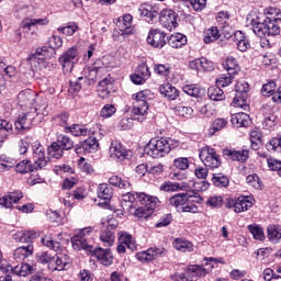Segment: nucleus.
Returning a JSON list of instances; mask_svg holds the SVG:
<instances>
[{"label":"nucleus","instance_id":"obj_23","mask_svg":"<svg viewBox=\"0 0 281 281\" xmlns=\"http://www.w3.org/2000/svg\"><path fill=\"white\" fill-rule=\"evenodd\" d=\"M93 256H95L99 262L104 267H111V265H113V254H111V249L97 248L93 250Z\"/></svg>","mask_w":281,"mask_h":281},{"label":"nucleus","instance_id":"obj_10","mask_svg":"<svg viewBox=\"0 0 281 281\" xmlns=\"http://www.w3.org/2000/svg\"><path fill=\"white\" fill-rule=\"evenodd\" d=\"M38 111L30 110L29 112L22 113L19 115L18 120L15 121V128L18 131H30L33 122L38 117V122H41V115H36Z\"/></svg>","mask_w":281,"mask_h":281},{"label":"nucleus","instance_id":"obj_43","mask_svg":"<svg viewBox=\"0 0 281 281\" xmlns=\"http://www.w3.org/2000/svg\"><path fill=\"white\" fill-rule=\"evenodd\" d=\"M36 168V164L34 162V165L32 166L30 164V160H22L21 162H19L15 166V171L20 172V175H27V172H34V170Z\"/></svg>","mask_w":281,"mask_h":281},{"label":"nucleus","instance_id":"obj_20","mask_svg":"<svg viewBox=\"0 0 281 281\" xmlns=\"http://www.w3.org/2000/svg\"><path fill=\"white\" fill-rule=\"evenodd\" d=\"M21 199H23L22 191L18 190V191L8 192L3 195V198H0V205H2V207L12 209V204L19 203Z\"/></svg>","mask_w":281,"mask_h":281},{"label":"nucleus","instance_id":"obj_51","mask_svg":"<svg viewBox=\"0 0 281 281\" xmlns=\"http://www.w3.org/2000/svg\"><path fill=\"white\" fill-rule=\"evenodd\" d=\"M234 80V75H231L227 72L226 75H220L218 78L216 79V87L221 89L225 87H229L232 85V81Z\"/></svg>","mask_w":281,"mask_h":281},{"label":"nucleus","instance_id":"obj_1","mask_svg":"<svg viewBox=\"0 0 281 281\" xmlns=\"http://www.w3.org/2000/svg\"><path fill=\"white\" fill-rule=\"evenodd\" d=\"M135 102L132 109V117L122 119L120 122L123 131L133 128V120L136 122H144L146 115H148V101L153 100V92L150 90H143L134 94Z\"/></svg>","mask_w":281,"mask_h":281},{"label":"nucleus","instance_id":"obj_16","mask_svg":"<svg viewBox=\"0 0 281 281\" xmlns=\"http://www.w3.org/2000/svg\"><path fill=\"white\" fill-rule=\"evenodd\" d=\"M147 43L151 47L161 49L166 45V33L159 29H151L147 36Z\"/></svg>","mask_w":281,"mask_h":281},{"label":"nucleus","instance_id":"obj_29","mask_svg":"<svg viewBox=\"0 0 281 281\" xmlns=\"http://www.w3.org/2000/svg\"><path fill=\"white\" fill-rule=\"evenodd\" d=\"M159 92L161 95H165V98H168V100H177V98H179V90L170 83L160 86Z\"/></svg>","mask_w":281,"mask_h":281},{"label":"nucleus","instance_id":"obj_7","mask_svg":"<svg viewBox=\"0 0 281 281\" xmlns=\"http://www.w3.org/2000/svg\"><path fill=\"white\" fill-rule=\"evenodd\" d=\"M235 98L233 100V106H237L239 109H243L244 111H247L249 109V105L247 104V93L249 91V83L247 81H239L235 86Z\"/></svg>","mask_w":281,"mask_h":281},{"label":"nucleus","instance_id":"obj_11","mask_svg":"<svg viewBox=\"0 0 281 281\" xmlns=\"http://www.w3.org/2000/svg\"><path fill=\"white\" fill-rule=\"evenodd\" d=\"M117 240V254H126V249H130V251L137 249V241L134 239L133 235L127 232H120Z\"/></svg>","mask_w":281,"mask_h":281},{"label":"nucleus","instance_id":"obj_39","mask_svg":"<svg viewBox=\"0 0 281 281\" xmlns=\"http://www.w3.org/2000/svg\"><path fill=\"white\" fill-rule=\"evenodd\" d=\"M232 124L234 126H249V114L239 112L237 114H234L231 120Z\"/></svg>","mask_w":281,"mask_h":281},{"label":"nucleus","instance_id":"obj_13","mask_svg":"<svg viewBox=\"0 0 281 281\" xmlns=\"http://www.w3.org/2000/svg\"><path fill=\"white\" fill-rule=\"evenodd\" d=\"M32 148L35 169L42 170V168H45L49 161V158H45V147H43L40 142H35L33 143Z\"/></svg>","mask_w":281,"mask_h":281},{"label":"nucleus","instance_id":"obj_44","mask_svg":"<svg viewBox=\"0 0 281 281\" xmlns=\"http://www.w3.org/2000/svg\"><path fill=\"white\" fill-rule=\"evenodd\" d=\"M10 133H12L11 123L5 120H0V143L5 142Z\"/></svg>","mask_w":281,"mask_h":281},{"label":"nucleus","instance_id":"obj_30","mask_svg":"<svg viewBox=\"0 0 281 281\" xmlns=\"http://www.w3.org/2000/svg\"><path fill=\"white\" fill-rule=\"evenodd\" d=\"M65 133H71L75 137H87L89 133V128L80 125V124H74L71 126H66L65 127Z\"/></svg>","mask_w":281,"mask_h":281},{"label":"nucleus","instance_id":"obj_22","mask_svg":"<svg viewBox=\"0 0 281 281\" xmlns=\"http://www.w3.org/2000/svg\"><path fill=\"white\" fill-rule=\"evenodd\" d=\"M138 202L140 203V205L147 207V210H151V212H155V209L161 205V201H159V198L148 195L146 193H139Z\"/></svg>","mask_w":281,"mask_h":281},{"label":"nucleus","instance_id":"obj_8","mask_svg":"<svg viewBox=\"0 0 281 281\" xmlns=\"http://www.w3.org/2000/svg\"><path fill=\"white\" fill-rule=\"evenodd\" d=\"M223 32H227L224 34V38H232V34L234 33L233 41L239 52H247L251 47L249 40H247L243 31L232 32V27L225 25L223 26Z\"/></svg>","mask_w":281,"mask_h":281},{"label":"nucleus","instance_id":"obj_14","mask_svg":"<svg viewBox=\"0 0 281 281\" xmlns=\"http://www.w3.org/2000/svg\"><path fill=\"white\" fill-rule=\"evenodd\" d=\"M110 157L113 159H119L120 161H124V159H131L133 157V151L126 150L122 143L117 140H113L110 146Z\"/></svg>","mask_w":281,"mask_h":281},{"label":"nucleus","instance_id":"obj_48","mask_svg":"<svg viewBox=\"0 0 281 281\" xmlns=\"http://www.w3.org/2000/svg\"><path fill=\"white\" fill-rule=\"evenodd\" d=\"M248 232L252 234V237L255 238V240L265 239V229H262V227H260V225L258 224L248 225Z\"/></svg>","mask_w":281,"mask_h":281},{"label":"nucleus","instance_id":"obj_28","mask_svg":"<svg viewBox=\"0 0 281 281\" xmlns=\"http://www.w3.org/2000/svg\"><path fill=\"white\" fill-rule=\"evenodd\" d=\"M168 44L173 49H181V47L188 44V37L181 33H176L169 37Z\"/></svg>","mask_w":281,"mask_h":281},{"label":"nucleus","instance_id":"obj_58","mask_svg":"<svg viewBox=\"0 0 281 281\" xmlns=\"http://www.w3.org/2000/svg\"><path fill=\"white\" fill-rule=\"evenodd\" d=\"M175 111H176L177 115H180L181 117H190V115H192V113L194 112V110H192V108L183 106V105L176 106Z\"/></svg>","mask_w":281,"mask_h":281},{"label":"nucleus","instance_id":"obj_45","mask_svg":"<svg viewBox=\"0 0 281 281\" xmlns=\"http://www.w3.org/2000/svg\"><path fill=\"white\" fill-rule=\"evenodd\" d=\"M212 183L216 188H227V186H229V178L223 173H214L212 177Z\"/></svg>","mask_w":281,"mask_h":281},{"label":"nucleus","instance_id":"obj_38","mask_svg":"<svg viewBox=\"0 0 281 281\" xmlns=\"http://www.w3.org/2000/svg\"><path fill=\"white\" fill-rule=\"evenodd\" d=\"M113 196V189L109 187L106 183H102L98 188V198L101 199L102 201H111V198Z\"/></svg>","mask_w":281,"mask_h":281},{"label":"nucleus","instance_id":"obj_61","mask_svg":"<svg viewBox=\"0 0 281 281\" xmlns=\"http://www.w3.org/2000/svg\"><path fill=\"white\" fill-rule=\"evenodd\" d=\"M116 111L117 109H115L113 104H106L101 110V117H111L115 115Z\"/></svg>","mask_w":281,"mask_h":281},{"label":"nucleus","instance_id":"obj_59","mask_svg":"<svg viewBox=\"0 0 281 281\" xmlns=\"http://www.w3.org/2000/svg\"><path fill=\"white\" fill-rule=\"evenodd\" d=\"M48 45L50 49H60L63 47V38L58 35H53L48 38Z\"/></svg>","mask_w":281,"mask_h":281},{"label":"nucleus","instance_id":"obj_62","mask_svg":"<svg viewBox=\"0 0 281 281\" xmlns=\"http://www.w3.org/2000/svg\"><path fill=\"white\" fill-rule=\"evenodd\" d=\"M173 166L178 168V170H188L190 168V162L188 158H177L173 161Z\"/></svg>","mask_w":281,"mask_h":281},{"label":"nucleus","instance_id":"obj_36","mask_svg":"<svg viewBox=\"0 0 281 281\" xmlns=\"http://www.w3.org/2000/svg\"><path fill=\"white\" fill-rule=\"evenodd\" d=\"M187 276L192 280V278H203L207 276V270L203 266L191 265L187 268Z\"/></svg>","mask_w":281,"mask_h":281},{"label":"nucleus","instance_id":"obj_17","mask_svg":"<svg viewBox=\"0 0 281 281\" xmlns=\"http://www.w3.org/2000/svg\"><path fill=\"white\" fill-rule=\"evenodd\" d=\"M86 232L89 231L85 228L71 238V245L76 251H80V249H83L85 251H93V247L87 243V237L85 236Z\"/></svg>","mask_w":281,"mask_h":281},{"label":"nucleus","instance_id":"obj_24","mask_svg":"<svg viewBox=\"0 0 281 281\" xmlns=\"http://www.w3.org/2000/svg\"><path fill=\"white\" fill-rule=\"evenodd\" d=\"M262 95H272L273 102H281V87L276 91V81H269L261 88Z\"/></svg>","mask_w":281,"mask_h":281},{"label":"nucleus","instance_id":"obj_12","mask_svg":"<svg viewBox=\"0 0 281 281\" xmlns=\"http://www.w3.org/2000/svg\"><path fill=\"white\" fill-rule=\"evenodd\" d=\"M170 205L176 207V210H181L182 212H192L196 214L199 207L196 205L188 204L186 193H179L169 199Z\"/></svg>","mask_w":281,"mask_h":281},{"label":"nucleus","instance_id":"obj_60","mask_svg":"<svg viewBox=\"0 0 281 281\" xmlns=\"http://www.w3.org/2000/svg\"><path fill=\"white\" fill-rule=\"evenodd\" d=\"M37 261L42 265H52L54 262V256L47 254V251L41 252L37 255Z\"/></svg>","mask_w":281,"mask_h":281},{"label":"nucleus","instance_id":"obj_33","mask_svg":"<svg viewBox=\"0 0 281 281\" xmlns=\"http://www.w3.org/2000/svg\"><path fill=\"white\" fill-rule=\"evenodd\" d=\"M190 187L188 186V183L182 182H165L164 184L160 186V190H162L164 192H177L178 190H189Z\"/></svg>","mask_w":281,"mask_h":281},{"label":"nucleus","instance_id":"obj_34","mask_svg":"<svg viewBox=\"0 0 281 281\" xmlns=\"http://www.w3.org/2000/svg\"><path fill=\"white\" fill-rule=\"evenodd\" d=\"M100 240L104 247H113L115 244V233L111 229L101 228Z\"/></svg>","mask_w":281,"mask_h":281},{"label":"nucleus","instance_id":"obj_31","mask_svg":"<svg viewBox=\"0 0 281 281\" xmlns=\"http://www.w3.org/2000/svg\"><path fill=\"white\" fill-rule=\"evenodd\" d=\"M36 238V233L32 231H20L13 235L15 243H32Z\"/></svg>","mask_w":281,"mask_h":281},{"label":"nucleus","instance_id":"obj_42","mask_svg":"<svg viewBox=\"0 0 281 281\" xmlns=\"http://www.w3.org/2000/svg\"><path fill=\"white\" fill-rule=\"evenodd\" d=\"M48 155L52 159H60L65 155V149L56 140L48 147Z\"/></svg>","mask_w":281,"mask_h":281},{"label":"nucleus","instance_id":"obj_54","mask_svg":"<svg viewBox=\"0 0 281 281\" xmlns=\"http://www.w3.org/2000/svg\"><path fill=\"white\" fill-rule=\"evenodd\" d=\"M79 27L76 23H70L67 26H59L57 29V32H61V34H65V36H74L76 32H78Z\"/></svg>","mask_w":281,"mask_h":281},{"label":"nucleus","instance_id":"obj_27","mask_svg":"<svg viewBox=\"0 0 281 281\" xmlns=\"http://www.w3.org/2000/svg\"><path fill=\"white\" fill-rule=\"evenodd\" d=\"M32 254H34V246L29 244L27 246H21L16 248L13 252V258L21 262L25 260V258H30Z\"/></svg>","mask_w":281,"mask_h":281},{"label":"nucleus","instance_id":"obj_15","mask_svg":"<svg viewBox=\"0 0 281 281\" xmlns=\"http://www.w3.org/2000/svg\"><path fill=\"white\" fill-rule=\"evenodd\" d=\"M116 27H119V31H114V33L117 32L120 36H128L133 34V15L125 14L122 18H119Z\"/></svg>","mask_w":281,"mask_h":281},{"label":"nucleus","instance_id":"obj_25","mask_svg":"<svg viewBox=\"0 0 281 281\" xmlns=\"http://www.w3.org/2000/svg\"><path fill=\"white\" fill-rule=\"evenodd\" d=\"M98 139L95 137H89L81 143V146L75 148V153L77 155H80L82 150H86V153H95V150H98Z\"/></svg>","mask_w":281,"mask_h":281},{"label":"nucleus","instance_id":"obj_35","mask_svg":"<svg viewBox=\"0 0 281 281\" xmlns=\"http://www.w3.org/2000/svg\"><path fill=\"white\" fill-rule=\"evenodd\" d=\"M161 254H164V252H161V250H159V249L149 248L146 251L138 254L137 258L142 262H150V261L155 260V258H157L158 256H161Z\"/></svg>","mask_w":281,"mask_h":281},{"label":"nucleus","instance_id":"obj_55","mask_svg":"<svg viewBox=\"0 0 281 281\" xmlns=\"http://www.w3.org/2000/svg\"><path fill=\"white\" fill-rule=\"evenodd\" d=\"M267 232H268V238L272 243H280V240H281V233H280V231H278V227H276V225L268 226Z\"/></svg>","mask_w":281,"mask_h":281},{"label":"nucleus","instance_id":"obj_9","mask_svg":"<svg viewBox=\"0 0 281 281\" xmlns=\"http://www.w3.org/2000/svg\"><path fill=\"white\" fill-rule=\"evenodd\" d=\"M78 61V47L72 46L68 48L60 57L59 63L65 74H71L74 66Z\"/></svg>","mask_w":281,"mask_h":281},{"label":"nucleus","instance_id":"obj_50","mask_svg":"<svg viewBox=\"0 0 281 281\" xmlns=\"http://www.w3.org/2000/svg\"><path fill=\"white\" fill-rule=\"evenodd\" d=\"M218 38H221V33L217 27L213 26L206 31L204 35V43H214V41H218Z\"/></svg>","mask_w":281,"mask_h":281},{"label":"nucleus","instance_id":"obj_21","mask_svg":"<svg viewBox=\"0 0 281 281\" xmlns=\"http://www.w3.org/2000/svg\"><path fill=\"white\" fill-rule=\"evenodd\" d=\"M138 203H139V193L127 192L122 196L121 205L123 210H127V212H130V210H133L134 207H137Z\"/></svg>","mask_w":281,"mask_h":281},{"label":"nucleus","instance_id":"obj_32","mask_svg":"<svg viewBox=\"0 0 281 281\" xmlns=\"http://www.w3.org/2000/svg\"><path fill=\"white\" fill-rule=\"evenodd\" d=\"M138 13L140 14V16H146L148 21H153L154 19H156V16H159V12L155 10L153 5L146 3L140 4V7L138 8Z\"/></svg>","mask_w":281,"mask_h":281},{"label":"nucleus","instance_id":"obj_4","mask_svg":"<svg viewBox=\"0 0 281 281\" xmlns=\"http://www.w3.org/2000/svg\"><path fill=\"white\" fill-rule=\"evenodd\" d=\"M179 146V142L175 138H154L150 139L145 148V153L153 157V159H159L166 157L170 150H175Z\"/></svg>","mask_w":281,"mask_h":281},{"label":"nucleus","instance_id":"obj_26","mask_svg":"<svg viewBox=\"0 0 281 281\" xmlns=\"http://www.w3.org/2000/svg\"><path fill=\"white\" fill-rule=\"evenodd\" d=\"M7 271L14 273V276H19L20 278H27V276L32 274L34 268L29 263H21L18 266H9Z\"/></svg>","mask_w":281,"mask_h":281},{"label":"nucleus","instance_id":"obj_53","mask_svg":"<svg viewBox=\"0 0 281 281\" xmlns=\"http://www.w3.org/2000/svg\"><path fill=\"white\" fill-rule=\"evenodd\" d=\"M42 245H44V247H48V249H53V251H60V243L54 241V238L50 236L42 238Z\"/></svg>","mask_w":281,"mask_h":281},{"label":"nucleus","instance_id":"obj_64","mask_svg":"<svg viewBox=\"0 0 281 281\" xmlns=\"http://www.w3.org/2000/svg\"><path fill=\"white\" fill-rule=\"evenodd\" d=\"M268 150H281V136L272 138L269 144H267Z\"/></svg>","mask_w":281,"mask_h":281},{"label":"nucleus","instance_id":"obj_2","mask_svg":"<svg viewBox=\"0 0 281 281\" xmlns=\"http://www.w3.org/2000/svg\"><path fill=\"white\" fill-rule=\"evenodd\" d=\"M18 104L21 109H31V111H37L36 115H41L40 120H43L47 114V100L43 97H38V93L33 90H23L18 94Z\"/></svg>","mask_w":281,"mask_h":281},{"label":"nucleus","instance_id":"obj_46","mask_svg":"<svg viewBox=\"0 0 281 281\" xmlns=\"http://www.w3.org/2000/svg\"><path fill=\"white\" fill-rule=\"evenodd\" d=\"M182 91L187 93V95H191L192 98H201V95L205 93V89L199 88L194 85L184 86L182 88Z\"/></svg>","mask_w":281,"mask_h":281},{"label":"nucleus","instance_id":"obj_19","mask_svg":"<svg viewBox=\"0 0 281 281\" xmlns=\"http://www.w3.org/2000/svg\"><path fill=\"white\" fill-rule=\"evenodd\" d=\"M223 155L227 159H231V161H240L241 164H245V160L249 159V150L247 149L234 150L225 148L223 149Z\"/></svg>","mask_w":281,"mask_h":281},{"label":"nucleus","instance_id":"obj_49","mask_svg":"<svg viewBox=\"0 0 281 281\" xmlns=\"http://www.w3.org/2000/svg\"><path fill=\"white\" fill-rule=\"evenodd\" d=\"M66 267L67 262L63 261V258L58 256L54 257L53 262L48 265L49 271H65Z\"/></svg>","mask_w":281,"mask_h":281},{"label":"nucleus","instance_id":"obj_40","mask_svg":"<svg viewBox=\"0 0 281 281\" xmlns=\"http://www.w3.org/2000/svg\"><path fill=\"white\" fill-rule=\"evenodd\" d=\"M173 247L178 251H194V245L190 240L178 238L173 241Z\"/></svg>","mask_w":281,"mask_h":281},{"label":"nucleus","instance_id":"obj_3","mask_svg":"<svg viewBox=\"0 0 281 281\" xmlns=\"http://www.w3.org/2000/svg\"><path fill=\"white\" fill-rule=\"evenodd\" d=\"M280 23L279 18H257L250 20L252 25V31L259 38H267V36H278L280 34Z\"/></svg>","mask_w":281,"mask_h":281},{"label":"nucleus","instance_id":"obj_41","mask_svg":"<svg viewBox=\"0 0 281 281\" xmlns=\"http://www.w3.org/2000/svg\"><path fill=\"white\" fill-rule=\"evenodd\" d=\"M207 95L213 102H221L225 100V91L217 87H211L207 90Z\"/></svg>","mask_w":281,"mask_h":281},{"label":"nucleus","instance_id":"obj_37","mask_svg":"<svg viewBox=\"0 0 281 281\" xmlns=\"http://www.w3.org/2000/svg\"><path fill=\"white\" fill-rule=\"evenodd\" d=\"M224 69H226L227 74L231 76H236L238 71H240V67H238V61L234 57H227L225 63L223 64Z\"/></svg>","mask_w":281,"mask_h":281},{"label":"nucleus","instance_id":"obj_5","mask_svg":"<svg viewBox=\"0 0 281 281\" xmlns=\"http://www.w3.org/2000/svg\"><path fill=\"white\" fill-rule=\"evenodd\" d=\"M49 23V20L47 18L44 19H25L22 21V24L20 29L15 32L19 41H23V38H26V41H30V36H34V31H32V27L34 25H47Z\"/></svg>","mask_w":281,"mask_h":281},{"label":"nucleus","instance_id":"obj_6","mask_svg":"<svg viewBox=\"0 0 281 281\" xmlns=\"http://www.w3.org/2000/svg\"><path fill=\"white\" fill-rule=\"evenodd\" d=\"M199 157L206 168L214 170L221 166V155L216 153V149L206 146L200 150Z\"/></svg>","mask_w":281,"mask_h":281},{"label":"nucleus","instance_id":"obj_52","mask_svg":"<svg viewBox=\"0 0 281 281\" xmlns=\"http://www.w3.org/2000/svg\"><path fill=\"white\" fill-rule=\"evenodd\" d=\"M133 210H135L134 215L137 216V218H148L153 214V211L145 205L139 206V204H137Z\"/></svg>","mask_w":281,"mask_h":281},{"label":"nucleus","instance_id":"obj_57","mask_svg":"<svg viewBox=\"0 0 281 281\" xmlns=\"http://www.w3.org/2000/svg\"><path fill=\"white\" fill-rule=\"evenodd\" d=\"M187 196V205H194L192 203L201 204L203 203V198L199 195V193H195L194 191L186 193Z\"/></svg>","mask_w":281,"mask_h":281},{"label":"nucleus","instance_id":"obj_63","mask_svg":"<svg viewBox=\"0 0 281 281\" xmlns=\"http://www.w3.org/2000/svg\"><path fill=\"white\" fill-rule=\"evenodd\" d=\"M10 168H14V162H12L8 157L0 156V171L10 170Z\"/></svg>","mask_w":281,"mask_h":281},{"label":"nucleus","instance_id":"obj_56","mask_svg":"<svg viewBox=\"0 0 281 281\" xmlns=\"http://www.w3.org/2000/svg\"><path fill=\"white\" fill-rule=\"evenodd\" d=\"M65 150H71L74 148V140L69 136L59 135L56 140Z\"/></svg>","mask_w":281,"mask_h":281},{"label":"nucleus","instance_id":"obj_18","mask_svg":"<svg viewBox=\"0 0 281 281\" xmlns=\"http://www.w3.org/2000/svg\"><path fill=\"white\" fill-rule=\"evenodd\" d=\"M159 21L166 30L172 31L177 27V13L172 10L165 9L160 12Z\"/></svg>","mask_w":281,"mask_h":281},{"label":"nucleus","instance_id":"obj_47","mask_svg":"<svg viewBox=\"0 0 281 281\" xmlns=\"http://www.w3.org/2000/svg\"><path fill=\"white\" fill-rule=\"evenodd\" d=\"M109 183L114 186V188H120L121 190H131V183L126 180H122L119 176H112L109 179Z\"/></svg>","mask_w":281,"mask_h":281}]
</instances>
